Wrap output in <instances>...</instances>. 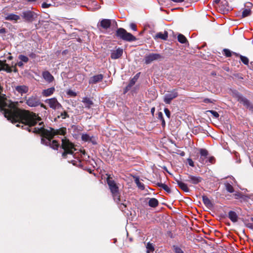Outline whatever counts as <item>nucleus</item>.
<instances>
[{"label":"nucleus","instance_id":"obj_38","mask_svg":"<svg viewBox=\"0 0 253 253\" xmlns=\"http://www.w3.org/2000/svg\"><path fill=\"white\" fill-rule=\"evenodd\" d=\"M18 58L21 61L18 63H21V62H24L26 63L28 61V60H29L28 57H27L24 55H22V54H20L18 56Z\"/></svg>","mask_w":253,"mask_h":253},{"label":"nucleus","instance_id":"obj_7","mask_svg":"<svg viewBox=\"0 0 253 253\" xmlns=\"http://www.w3.org/2000/svg\"><path fill=\"white\" fill-rule=\"evenodd\" d=\"M178 95V92L176 89H173L170 91H168L164 98V101L168 104H169L171 101L176 98Z\"/></svg>","mask_w":253,"mask_h":253},{"label":"nucleus","instance_id":"obj_15","mask_svg":"<svg viewBox=\"0 0 253 253\" xmlns=\"http://www.w3.org/2000/svg\"><path fill=\"white\" fill-rule=\"evenodd\" d=\"M103 76L102 74H98L90 77L89 79V84H95L103 79Z\"/></svg>","mask_w":253,"mask_h":253},{"label":"nucleus","instance_id":"obj_4","mask_svg":"<svg viewBox=\"0 0 253 253\" xmlns=\"http://www.w3.org/2000/svg\"><path fill=\"white\" fill-rule=\"evenodd\" d=\"M116 36L119 39L128 42L135 41L137 40L135 37L131 34L128 33L125 29L122 28L117 29Z\"/></svg>","mask_w":253,"mask_h":253},{"label":"nucleus","instance_id":"obj_47","mask_svg":"<svg viewBox=\"0 0 253 253\" xmlns=\"http://www.w3.org/2000/svg\"><path fill=\"white\" fill-rule=\"evenodd\" d=\"M137 187L141 190H144L145 186L143 183L140 182L137 185Z\"/></svg>","mask_w":253,"mask_h":253},{"label":"nucleus","instance_id":"obj_48","mask_svg":"<svg viewBox=\"0 0 253 253\" xmlns=\"http://www.w3.org/2000/svg\"><path fill=\"white\" fill-rule=\"evenodd\" d=\"M71 163H72L73 165L77 166L78 165V163H80V161L79 159H77V160H72Z\"/></svg>","mask_w":253,"mask_h":253},{"label":"nucleus","instance_id":"obj_41","mask_svg":"<svg viewBox=\"0 0 253 253\" xmlns=\"http://www.w3.org/2000/svg\"><path fill=\"white\" fill-rule=\"evenodd\" d=\"M173 248L175 253H184L183 251L178 246H173Z\"/></svg>","mask_w":253,"mask_h":253},{"label":"nucleus","instance_id":"obj_54","mask_svg":"<svg viewBox=\"0 0 253 253\" xmlns=\"http://www.w3.org/2000/svg\"><path fill=\"white\" fill-rule=\"evenodd\" d=\"M203 101L205 103H212V101L208 98L205 99Z\"/></svg>","mask_w":253,"mask_h":253},{"label":"nucleus","instance_id":"obj_18","mask_svg":"<svg viewBox=\"0 0 253 253\" xmlns=\"http://www.w3.org/2000/svg\"><path fill=\"white\" fill-rule=\"evenodd\" d=\"M175 181L181 190L185 192H188L189 191V189L186 184L178 179H176Z\"/></svg>","mask_w":253,"mask_h":253},{"label":"nucleus","instance_id":"obj_8","mask_svg":"<svg viewBox=\"0 0 253 253\" xmlns=\"http://www.w3.org/2000/svg\"><path fill=\"white\" fill-rule=\"evenodd\" d=\"M45 102L48 104L50 108L54 110H58L62 108L61 104L55 97L46 99Z\"/></svg>","mask_w":253,"mask_h":253},{"label":"nucleus","instance_id":"obj_39","mask_svg":"<svg viewBox=\"0 0 253 253\" xmlns=\"http://www.w3.org/2000/svg\"><path fill=\"white\" fill-rule=\"evenodd\" d=\"M201 157L207 158L208 155V152L207 150L204 149H201L200 150Z\"/></svg>","mask_w":253,"mask_h":253},{"label":"nucleus","instance_id":"obj_42","mask_svg":"<svg viewBox=\"0 0 253 253\" xmlns=\"http://www.w3.org/2000/svg\"><path fill=\"white\" fill-rule=\"evenodd\" d=\"M208 112L210 113L215 118H217L219 117V114L218 113L213 110H209L208 111Z\"/></svg>","mask_w":253,"mask_h":253},{"label":"nucleus","instance_id":"obj_24","mask_svg":"<svg viewBox=\"0 0 253 253\" xmlns=\"http://www.w3.org/2000/svg\"><path fill=\"white\" fill-rule=\"evenodd\" d=\"M92 137H90L87 134H83L82 135V140L84 142L90 141L93 144H96V142L95 140H92Z\"/></svg>","mask_w":253,"mask_h":253},{"label":"nucleus","instance_id":"obj_27","mask_svg":"<svg viewBox=\"0 0 253 253\" xmlns=\"http://www.w3.org/2000/svg\"><path fill=\"white\" fill-rule=\"evenodd\" d=\"M168 32L165 31L164 33H162V32L158 33L156 35L155 39H161L162 40H166L168 39Z\"/></svg>","mask_w":253,"mask_h":253},{"label":"nucleus","instance_id":"obj_56","mask_svg":"<svg viewBox=\"0 0 253 253\" xmlns=\"http://www.w3.org/2000/svg\"><path fill=\"white\" fill-rule=\"evenodd\" d=\"M6 33V29L4 28H1L0 29V34H4Z\"/></svg>","mask_w":253,"mask_h":253},{"label":"nucleus","instance_id":"obj_43","mask_svg":"<svg viewBox=\"0 0 253 253\" xmlns=\"http://www.w3.org/2000/svg\"><path fill=\"white\" fill-rule=\"evenodd\" d=\"M67 94L70 96H72V97H74V96H76L77 95V93L72 90H69L67 92Z\"/></svg>","mask_w":253,"mask_h":253},{"label":"nucleus","instance_id":"obj_16","mask_svg":"<svg viewBox=\"0 0 253 253\" xmlns=\"http://www.w3.org/2000/svg\"><path fill=\"white\" fill-rule=\"evenodd\" d=\"M82 102L84 104L85 108L89 109L93 105V101L88 97H85L83 98Z\"/></svg>","mask_w":253,"mask_h":253},{"label":"nucleus","instance_id":"obj_63","mask_svg":"<svg viewBox=\"0 0 253 253\" xmlns=\"http://www.w3.org/2000/svg\"><path fill=\"white\" fill-rule=\"evenodd\" d=\"M220 0H214V2L216 3V4H218L220 2Z\"/></svg>","mask_w":253,"mask_h":253},{"label":"nucleus","instance_id":"obj_21","mask_svg":"<svg viewBox=\"0 0 253 253\" xmlns=\"http://www.w3.org/2000/svg\"><path fill=\"white\" fill-rule=\"evenodd\" d=\"M55 91V88L54 87L48 88L46 89H44L42 91V95L44 97H47L51 95Z\"/></svg>","mask_w":253,"mask_h":253},{"label":"nucleus","instance_id":"obj_26","mask_svg":"<svg viewBox=\"0 0 253 253\" xmlns=\"http://www.w3.org/2000/svg\"><path fill=\"white\" fill-rule=\"evenodd\" d=\"M203 202L204 204L208 208L210 209L213 207V205L211 202V200L207 197L206 196H203L202 197Z\"/></svg>","mask_w":253,"mask_h":253},{"label":"nucleus","instance_id":"obj_55","mask_svg":"<svg viewBox=\"0 0 253 253\" xmlns=\"http://www.w3.org/2000/svg\"><path fill=\"white\" fill-rule=\"evenodd\" d=\"M246 226L249 228L253 229V224L252 223H249L246 224Z\"/></svg>","mask_w":253,"mask_h":253},{"label":"nucleus","instance_id":"obj_45","mask_svg":"<svg viewBox=\"0 0 253 253\" xmlns=\"http://www.w3.org/2000/svg\"><path fill=\"white\" fill-rule=\"evenodd\" d=\"M164 112L168 118H169L170 116V113L169 110L168 108H165Z\"/></svg>","mask_w":253,"mask_h":253},{"label":"nucleus","instance_id":"obj_64","mask_svg":"<svg viewBox=\"0 0 253 253\" xmlns=\"http://www.w3.org/2000/svg\"><path fill=\"white\" fill-rule=\"evenodd\" d=\"M35 56H36V55H35V54H33V53H32V54H31L30 55V56H31L32 58H34V57H35Z\"/></svg>","mask_w":253,"mask_h":253},{"label":"nucleus","instance_id":"obj_29","mask_svg":"<svg viewBox=\"0 0 253 253\" xmlns=\"http://www.w3.org/2000/svg\"><path fill=\"white\" fill-rule=\"evenodd\" d=\"M178 41L181 43H186L188 42L186 37L182 34H179L177 36Z\"/></svg>","mask_w":253,"mask_h":253},{"label":"nucleus","instance_id":"obj_5","mask_svg":"<svg viewBox=\"0 0 253 253\" xmlns=\"http://www.w3.org/2000/svg\"><path fill=\"white\" fill-rule=\"evenodd\" d=\"M235 96L237 99L238 101H239L240 103L243 104V105L245 106L247 109L253 112V103L251 102L250 100L244 97L238 92H237L235 94Z\"/></svg>","mask_w":253,"mask_h":253},{"label":"nucleus","instance_id":"obj_34","mask_svg":"<svg viewBox=\"0 0 253 253\" xmlns=\"http://www.w3.org/2000/svg\"><path fill=\"white\" fill-rule=\"evenodd\" d=\"M135 83L133 82H132L130 80L127 85L125 87L124 90V93L125 94L127 92H128L132 87V86L134 85Z\"/></svg>","mask_w":253,"mask_h":253},{"label":"nucleus","instance_id":"obj_17","mask_svg":"<svg viewBox=\"0 0 253 253\" xmlns=\"http://www.w3.org/2000/svg\"><path fill=\"white\" fill-rule=\"evenodd\" d=\"M42 76L44 79L48 83L53 81L54 78L53 76L48 71H44L42 73Z\"/></svg>","mask_w":253,"mask_h":253},{"label":"nucleus","instance_id":"obj_23","mask_svg":"<svg viewBox=\"0 0 253 253\" xmlns=\"http://www.w3.org/2000/svg\"><path fill=\"white\" fill-rule=\"evenodd\" d=\"M15 90L21 94L28 91V87L25 85H19L15 87Z\"/></svg>","mask_w":253,"mask_h":253},{"label":"nucleus","instance_id":"obj_58","mask_svg":"<svg viewBox=\"0 0 253 253\" xmlns=\"http://www.w3.org/2000/svg\"><path fill=\"white\" fill-rule=\"evenodd\" d=\"M162 121V125L163 126H165V125H166V123H165V120L164 119L161 120Z\"/></svg>","mask_w":253,"mask_h":253},{"label":"nucleus","instance_id":"obj_51","mask_svg":"<svg viewBox=\"0 0 253 253\" xmlns=\"http://www.w3.org/2000/svg\"><path fill=\"white\" fill-rule=\"evenodd\" d=\"M158 118L160 120L164 119L163 113L161 112L158 113Z\"/></svg>","mask_w":253,"mask_h":253},{"label":"nucleus","instance_id":"obj_44","mask_svg":"<svg viewBox=\"0 0 253 253\" xmlns=\"http://www.w3.org/2000/svg\"><path fill=\"white\" fill-rule=\"evenodd\" d=\"M52 5H53L51 3H47L45 2H43L42 4V7L43 8H48Z\"/></svg>","mask_w":253,"mask_h":253},{"label":"nucleus","instance_id":"obj_53","mask_svg":"<svg viewBox=\"0 0 253 253\" xmlns=\"http://www.w3.org/2000/svg\"><path fill=\"white\" fill-rule=\"evenodd\" d=\"M209 161L210 163L213 164L215 161V159L213 157H211L209 159Z\"/></svg>","mask_w":253,"mask_h":253},{"label":"nucleus","instance_id":"obj_57","mask_svg":"<svg viewBox=\"0 0 253 253\" xmlns=\"http://www.w3.org/2000/svg\"><path fill=\"white\" fill-rule=\"evenodd\" d=\"M140 73L139 72L138 73H137L134 77L133 78H135L136 80H138L139 77V76H140Z\"/></svg>","mask_w":253,"mask_h":253},{"label":"nucleus","instance_id":"obj_19","mask_svg":"<svg viewBox=\"0 0 253 253\" xmlns=\"http://www.w3.org/2000/svg\"><path fill=\"white\" fill-rule=\"evenodd\" d=\"M220 10L223 12H226L229 11L230 7L228 5V3L227 0H224L221 1L220 5Z\"/></svg>","mask_w":253,"mask_h":253},{"label":"nucleus","instance_id":"obj_59","mask_svg":"<svg viewBox=\"0 0 253 253\" xmlns=\"http://www.w3.org/2000/svg\"><path fill=\"white\" fill-rule=\"evenodd\" d=\"M135 183L136 184V185H137L139 183H140V181L139 180V179L138 178H136L135 179Z\"/></svg>","mask_w":253,"mask_h":253},{"label":"nucleus","instance_id":"obj_60","mask_svg":"<svg viewBox=\"0 0 253 253\" xmlns=\"http://www.w3.org/2000/svg\"><path fill=\"white\" fill-rule=\"evenodd\" d=\"M39 105H40V106H41V107H42V108H44V109H46V107L45 105H44V104H42V103H41V102H40V104Z\"/></svg>","mask_w":253,"mask_h":253},{"label":"nucleus","instance_id":"obj_46","mask_svg":"<svg viewBox=\"0 0 253 253\" xmlns=\"http://www.w3.org/2000/svg\"><path fill=\"white\" fill-rule=\"evenodd\" d=\"M61 116L62 117V119H65L67 117H69V115H68L67 112L64 111L63 113H61Z\"/></svg>","mask_w":253,"mask_h":253},{"label":"nucleus","instance_id":"obj_12","mask_svg":"<svg viewBox=\"0 0 253 253\" xmlns=\"http://www.w3.org/2000/svg\"><path fill=\"white\" fill-rule=\"evenodd\" d=\"M10 64H0V71H4L7 73H10L11 72H17V69L16 68V65L17 64H11V66H10Z\"/></svg>","mask_w":253,"mask_h":253},{"label":"nucleus","instance_id":"obj_62","mask_svg":"<svg viewBox=\"0 0 253 253\" xmlns=\"http://www.w3.org/2000/svg\"><path fill=\"white\" fill-rule=\"evenodd\" d=\"M234 196L236 197V198H238L240 197V194L239 193H237L234 194Z\"/></svg>","mask_w":253,"mask_h":253},{"label":"nucleus","instance_id":"obj_30","mask_svg":"<svg viewBox=\"0 0 253 253\" xmlns=\"http://www.w3.org/2000/svg\"><path fill=\"white\" fill-rule=\"evenodd\" d=\"M251 14V10L250 8H245L243 10L242 17L244 18L250 16Z\"/></svg>","mask_w":253,"mask_h":253},{"label":"nucleus","instance_id":"obj_28","mask_svg":"<svg viewBox=\"0 0 253 253\" xmlns=\"http://www.w3.org/2000/svg\"><path fill=\"white\" fill-rule=\"evenodd\" d=\"M158 201L155 198L150 199L148 202V205L150 207L155 208L158 205Z\"/></svg>","mask_w":253,"mask_h":253},{"label":"nucleus","instance_id":"obj_25","mask_svg":"<svg viewBox=\"0 0 253 253\" xmlns=\"http://www.w3.org/2000/svg\"><path fill=\"white\" fill-rule=\"evenodd\" d=\"M228 217L233 222H236L238 220V215L234 211H230L228 213Z\"/></svg>","mask_w":253,"mask_h":253},{"label":"nucleus","instance_id":"obj_1","mask_svg":"<svg viewBox=\"0 0 253 253\" xmlns=\"http://www.w3.org/2000/svg\"><path fill=\"white\" fill-rule=\"evenodd\" d=\"M1 91L2 88L0 86V112L4 116L13 124L18 123L16 125L17 127H21L22 129L27 130L29 132L40 134L42 136V144L57 150L59 147L58 142L56 140L51 141V140L55 135H65L66 133V128L61 127L55 129L50 127L49 129H46L43 126L32 128V126L41 121L40 117L33 112L19 109L14 102L5 98L1 94Z\"/></svg>","mask_w":253,"mask_h":253},{"label":"nucleus","instance_id":"obj_3","mask_svg":"<svg viewBox=\"0 0 253 253\" xmlns=\"http://www.w3.org/2000/svg\"><path fill=\"white\" fill-rule=\"evenodd\" d=\"M61 147L64 150L62 154V156L64 159L68 158V155L74 154V151L76 150L74 144L65 137L62 139Z\"/></svg>","mask_w":253,"mask_h":253},{"label":"nucleus","instance_id":"obj_22","mask_svg":"<svg viewBox=\"0 0 253 253\" xmlns=\"http://www.w3.org/2000/svg\"><path fill=\"white\" fill-rule=\"evenodd\" d=\"M222 54L225 55L227 57H231L232 55H235L237 56L239 55V54L236 53L235 52H233L229 50V49L224 48L222 50Z\"/></svg>","mask_w":253,"mask_h":253},{"label":"nucleus","instance_id":"obj_2","mask_svg":"<svg viewBox=\"0 0 253 253\" xmlns=\"http://www.w3.org/2000/svg\"><path fill=\"white\" fill-rule=\"evenodd\" d=\"M107 183L109 186V189L110 190L114 200L117 204H120V209L122 211H124L126 207V205L125 204L122 203V201L120 199V193L119 190V187L110 175L107 177Z\"/></svg>","mask_w":253,"mask_h":253},{"label":"nucleus","instance_id":"obj_33","mask_svg":"<svg viewBox=\"0 0 253 253\" xmlns=\"http://www.w3.org/2000/svg\"><path fill=\"white\" fill-rule=\"evenodd\" d=\"M135 83L133 82H132L130 80L127 85L125 87L124 90V93L125 94L127 92H128L132 87V86L134 85Z\"/></svg>","mask_w":253,"mask_h":253},{"label":"nucleus","instance_id":"obj_13","mask_svg":"<svg viewBox=\"0 0 253 253\" xmlns=\"http://www.w3.org/2000/svg\"><path fill=\"white\" fill-rule=\"evenodd\" d=\"M203 178L200 176H196L191 174H188L187 178L185 181L193 184H197L200 183Z\"/></svg>","mask_w":253,"mask_h":253},{"label":"nucleus","instance_id":"obj_36","mask_svg":"<svg viewBox=\"0 0 253 253\" xmlns=\"http://www.w3.org/2000/svg\"><path fill=\"white\" fill-rule=\"evenodd\" d=\"M60 53H61V56L64 59L67 58L70 56V53L68 49L64 50L61 52H60Z\"/></svg>","mask_w":253,"mask_h":253},{"label":"nucleus","instance_id":"obj_49","mask_svg":"<svg viewBox=\"0 0 253 253\" xmlns=\"http://www.w3.org/2000/svg\"><path fill=\"white\" fill-rule=\"evenodd\" d=\"M130 27L132 30H133L134 31H136L137 30L136 26L134 23H131L130 24Z\"/></svg>","mask_w":253,"mask_h":253},{"label":"nucleus","instance_id":"obj_10","mask_svg":"<svg viewBox=\"0 0 253 253\" xmlns=\"http://www.w3.org/2000/svg\"><path fill=\"white\" fill-rule=\"evenodd\" d=\"M146 63H149L151 62L157 61H161L163 58V56L157 53H151L146 55L145 57Z\"/></svg>","mask_w":253,"mask_h":253},{"label":"nucleus","instance_id":"obj_50","mask_svg":"<svg viewBox=\"0 0 253 253\" xmlns=\"http://www.w3.org/2000/svg\"><path fill=\"white\" fill-rule=\"evenodd\" d=\"M187 161H188V164L189 165V166H190L191 167L194 166V162L191 159H188Z\"/></svg>","mask_w":253,"mask_h":253},{"label":"nucleus","instance_id":"obj_31","mask_svg":"<svg viewBox=\"0 0 253 253\" xmlns=\"http://www.w3.org/2000/svg\"><path fill=\"white\" fill-rule=\"evenodd\" d=\"M225 186L226 190L230 193H232L234 192V189L232 185L229 183H225Z\"/></svg>","mask_w":253,"mask_h":253},{"label":"nucleus","instance_id":"obj_52","mask_svg":"<svg viewBox=\"0 0 253 253\" xmlns=\"http://www.w3.org/2000/svg\"><path fill=\"white\" fill-rule=\"evenodd\" d=\"M207 158H204V157H201L200 158V159H199V161L202 163V164H205V162H206L207 161H205V159H206Z\"/></svg>","mask_w":253,"mask_h":253},{"label":"nucleus","instance_id":"obj_14","mask_svg":"<svg viewBox=\"0 0 253 253\" xmlns=\"http://www.w3.org/2000/svg\"><path fill=\"white\" fill-rule=\"evenodd\" d=\"M112 20L108 19H102L97 24L98 27H101L104 29H108L111 27Z\"/></svg>","mask_w":253,"mask_h":253},{"label":"nucleus","instance_id":"obj_32","mask_svg":"<svg viewBox=\"0 0 253 253\" xmlns=\"http://www.w3.org/2000/svg\"><path fill=\"white\" fill-rule=\"evenodd\" d=\"M135 83L133 82H132L130 80L127 85L125 87L124 90V93L125 94L127 92H128L132 87V86L134 85Z\"/></svg>","mask_w":253,"mask_h":253},{"label":"nucleus","instance_id":"obj_40","mask_svg":"<svg viewBox=\"0 0 253 253\" xmlns=\"http://www.w3.org/2000/svg\"><path fill=\"white\" fill-rule=\"evenodd\" d=\"M237 57H240L241 61L243 62V63H249V60L248 57L241 55L239 54V55Z\"/></svg>","mask_w":253,"mask_h":253},{"label":"nucleus","instance_id":"obj_20","mask_svg":"<svg viewBox=\"0 0 253 253\" xmlns=\"http://www.w3.org/2000/svg\"><path fill=\"white\" fill-rule=\"evenodd\" d=\"M123 54V50L122 49H118L112 52L111 54V57L112 59H118Z\"/></svg>","mask_w":253,"mask_h":253},{"label":"nucleus","instance_id":"obj_61","mask_svg":"<svg viewBox=\"0 0 253 253\" xmlns=\"http://www.w3.org/2000/svg\"><path fill=\"white\" fill-rule=\"evenodd\" d=\"M130 81L132 82H133V83L135 84V83L137 82V80H136L135 78H133L130 80Z\"/></svg>","mask_w":253,"mask_h":253},{"label":"nucleus","instance_id":"obj_35","mask_svg":"<svg viewBox=\"0 0 253 253\" xmlns=\"http://www.w3.org/2000/svg\"><path fill=\"white\" fill-rule=\"evenodd\" d=\"M158 186L159 187L163 188L168 193H170L171 192L170 188L166 184L164 183H158Z\"/></svg>","mask_w":253,"mask_h":253},{"label":"nucleus","instance_id":"obj_11","mask_svg":"<svg viewBox=\"0 0 253 253\" xmlns=\"http://www.w3.org/2000/svg\"><path fill=\"white\" fill-rule=\"evenodd\" d=\"M4 19L5 20L12 21L14 23H17L21 19L20 16L19 15L15 14L14 13H4Z\"/></svg>","mask_w":253,"mask_h":253},{"label":"nucleus","instance_id":"obj_9","mask_svg":"<svg viewBox=\"0 0 253 253\" xmlns=\"http://www.w3.org/2000/svg\"><path fill=\"white\" fill-rule=\"evenodd\" d=\"M26 103L31 107H36L40 104V100L36 96H32L26 99Z\"/></svg>","mask_w":253,"mask_h":253},{"label":"nucleus","instance_id":"obj_37","mask_svg":"<svg viewBox=\"0 0 253 253\" xmlns=\"http://www.w3.org/2000/svg\"><path fill=\"white\" fill-rule=\"evenodd\" d=\"M146 249H147V253H151V252L153 253V252L154 251V246H153L152 244H151L150 243H148L147 244Z\"/></svg>","mask_w":253,"mask_h":253},{"label":"nucleus","instance_id":"obj_6","mask_svg":"<svg viewBox=\"0 0 253 253\" xmlns=\"http://www.w3.org/2000/svg\"><path fill=\"white\" fill-rule=\"evenodd\" d=\"M21 17L24 21L32 22L37 18V14L31 10H26L22 12Z\"/></svg>","mask_w":253,"mask_h":253}]
</instances>
